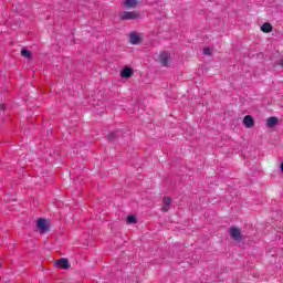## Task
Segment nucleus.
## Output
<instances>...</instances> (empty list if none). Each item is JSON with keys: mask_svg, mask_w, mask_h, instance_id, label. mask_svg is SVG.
Segmentation results:
<instances>
[{"mask_svg": "<svg viewBox=\"0 0 283 283\" xmlns=\"http://www.w3.org/2000/svg\"><path fill=\"white\" fill-rule=\"evenodd\" d=\"M136 19H140V12L138 11H124L120 13L122 21H136Z\"/></svg>", "mask_w": 283, "mask_h": 283, "instance_id": "f257e3e1", "label": "nucleus"}, {"mask_svg": "<svg viewBox=\"0 0 283 283\" xmlns=\"http://www.w3.org/2000/svg\"><path fill=\"white\" fill-rule=\"evenodd\" d=\"M229 234L234 242H240L242 240V229L238 227H230Z\"/></svg>", "mask_w": 283, "mask_h": 283, "instance_id": "f03ea898", "label": "nucleus"}, {"mask_svg": "<svg viewBox=\"0 0 283 283\" xmlns=\"http://www.w3.org/2000/svg\"><path fill=\"white\" fill-rule=\"evenodd\" d=\"M36 227L42 233H45V231L50 230V227L48 226V220L43 218L38 219Z\"/></svg>", "mask_w": 283, "mask_h": 283, "instance_id": "7ed1b4c3", "label": "nucleus"}, {"mask_svg": "<svg viewBox=\"0 0 283 283\" xmlns=\"http://www.w3.org/2000/svg\"><path fill=\"white\" fill-rule=\"evenodd\" d=\"M119 75L122 78H132L134 76V69L129 66H124Z\"/></svg>", "mask_w": 283, "mask_h": 283, "instance_id": "20e7f679", "label": "nucleus"}, {"mask_svg": "<svg viewBox=\"0 0 283 283\" xmlns=\"http://www.w3.org/2000/svg\"><path fill=\"white\" fill-rule=\"evenodd\" d=\"M169 59H170V54L167 51H164L159 54V62L164 67H167V65H169Z\"/></svg>", "mask_w": 283, "mask_h": 283, "instance_id": "39448f33", "label": "nucleus"}, {"mask_svg": "<svg viewBox=\"0 0 283 283\" xmlns=\"http://www.w3.org/2000/svg\"><path fill=\"white\" fill-rule=\"evenodd\" d=\"M120 136H123V130H114L107 135V140L109 143H116Z\"/></svg>", "mask_w": 283, "mask_h": 283, "instance_id": "423d86ee", "label": "nucleus"}, {"mask_svg": "<svg viewBox=\"0 0 283 283\" xmlns=\"http://www.w3.org/2000/svg\"><path fill=\"white\" fill-rule=\"evenodd\" d=\"M55 266H57V269L67 270L70 269V260H67L66 258L59 259L57 261H55Z\"/></svg>", "mask_w": 283, "mask_h": 283, "instance_id": "0eeeda50", "label": "nucleus"}, {"mask_svg": "<svg viewBox=\"0 0 283 283\" xmlns=\"http://www.w3.org/2000/svg\"><path fill=\"white\" fill-rule=\"evenodd\" d=\"M129 41H130L132 45H140V43H143V38L140 35H138V33L133 32L129 35Z\"/></svg>", "mask_w": 283, "mask_h": 283, "instance_id": "6e6552de", "label": "nucleus"}, {"mask_svg": "<svg viewBox=\"0 0 283 283\" xmlns=\"http://www.w3.org/2000/svg\"><path fill=\"white\" fill-rule=\"evenodd\" d=\"M243 125L248 129H251V127L255 126V119L251 115H245L244 118H243Z\"/></svg>", "mask_w": 283, "mask_h": 283, "instance_id": "1a4fd4ad", "label": "nucleus"}, {"mask_svg": "<svg viewBox=\"0 0 283 283\" xmlns=\"http://www.w3.org/2000/svg\"><path fill=\"white\" fill-rule=\"evenodd\" d=\"M163 202H164V207L161 208V211H169V209H171V202H174V200L171 199V197H164L163 198Z\"/></svg>", "mask_w": 283, "mask_h": 283, "instance_id": "9d476101", "label": "nucleus"}, {"mask_svg": "<svg viewBox=\"0 0 283 283\" xmlns=\"http://www.w3.org/2000/svg\"><path fill=\"white\" fill-rule=\"evenodd\" d=\"M261 32H264L265 34L273 32V25L270 22L263 23L261 25Z\"/></svg>", "mask_w": 283, "mask_h": 283, "instance_id": "9b49d317", "label": "nucleus"}, {"mask_svg": "<svg viewBox=\"0 0 283 283\" xmlns=\"http://www.w3.org/2000/svg\"><path fill=\"white\" fill-rule=\"evenodd\" d=\"M124 8H136L138 6V0H124Z\"/></svg>", "mask_w": 283, "mask_h": 283, "instance_id": "f8f14e48", "label": "nucleus"}, {"mask_svg": "<svg viewBox=\"0 0 283 283\" xmlns=\"http://www.w3.org/2000/svg\"><path fill=\"white\" fill-rule=\"evenodd\" d=\"M277 123H280V119H277V117H269L266 120V125L270 128H273L277 125Z\"/></svg>", "mask_w": 283, "mask_h": 283, "instance_id": "ddd939ff", "label": "nucleus"}, {"mask_svg": "<svg viewBox=\"0 0 283 283\" xmlns=\"http://www.w3.org/2000/svg\"><path fill=\"white\" fill-rule=\"evenodd\" d=\"M21 56H24V59H32V51H30L28 49H22Z\"/></svg>", "mask_w": 283, "mask_h": 283, "instance_id": "4468645a", "label": "nucleus"}, {"mask_svg": "<svg viewBox=\"0 0 283 283\" xmlns=\"http://www.w3.org/2000/svg\"><path fill=\"white\" fill-rule=\"evenodd\" d=\"M126 222L127 224H136V222H138V219H136V216L130 214L126 218Z\"/></svg>", "mask_w": 283, "mask_h": 283, "instance_id": "2eb2a0df", "label": "nucleus"}, {"mask_svg": "<svg viewBox=\"0 0 283 283\" xmlns=\"http://www.w3.org/2000/svg\"><path fill=\"white\" fill-rule=\"evenodd\" d=\"M203 54H205L206 56H211V49H210V48H205V49H203Z\"/></svg>", "mask_w": 283, "mask_h": 283, "instance_id": "dca6fc26", "label": "nucleus"}, {"mask_svg": "<svg viewBox=\"0 0 283 283\" xmlns=\"http://www.w3.org/2000/svg\"><path fill=\"white\" fill-rule=\"evenodd\" d=\"M0 109H1L2 112H6V104H0Z\"/></svg>", "mask_w": 283, "mask_h": 283, "instance_id": "f3484780", "label": "nucleus"}, {"mask_svg": "<svg viewBox=\"0 0 283 283\" xmlns=\"http://www.w3.org/2000/svg\"><path fill=\"white\" fill-rule=\"evenodd\" d=\"M281 171L283 174V161L281 163Z\"/></svg>", "mask_w": 283, "mask_h": 283, "instance_id": "a211bd4d", "label": "nucleus"}, {"mask_svg": "<svg viewBox=\"0 0 283 283\" xmlns=\"http://www.w3.org/2000/svg\"><path fill=\"white\" fill-rule=\"evenodd\" d=\"M279 65H283V60H281V61L279 62Z\"/></svg>", "mask_w": 283, "mask_h": 283, "instance_id": "6ab92c4d", "label": "nucleus"}]
</instances>
